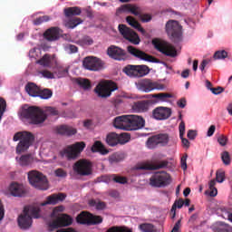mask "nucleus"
<instances>
[{
    "label": "nucleus",
    "mask_w": 232,
    "mask_h": 232,
    "mask_svg": "<svg viewBox=\"0 0 232 232\" xmlns=\"http://www.w3.org/2000/svg\"><path fill=\"white\" fill-rule=\"evenodd\" d=\"M215 186H217V180L211 179L208 183L210 191H206V194H208L209 197H217V195H218V190L215 188Z\"/></svg>",
    "instance_id": "79ce46f5"
},
{
    "label": "nucleus",
    "mask_w": 232,
    "mask_h": 232,
    "mask_svg": "<svg viewBox=\"0 0 232 232\" xmlns=\"http://www.w3.org/2000/svg\"><path fill=\"white\" fill-rule=\"evenodd\" d=\"M179 138L181 139V142L184 146V148H189V140L186 138H184V134L186 133V123L184 121H181L179 126Z\"/></svg>",
    "instance_id": "2f4dec72"
},
{
    "label": "nucleus",
    "mask_w": 232,
    "mask_h": 232,
    "mask_svg": "<svg viewBox=\"0 0 232 232\" xmlns=\"http://www.w3.org/2000/svg\"><path fill=\"white\" fill-rule=\"evenodd\" d=\"M90 215H91V213H88V212H86V211L81 212V213L76 217V222H77L78 224L90 226Z\"/></svg>",
    "instance_id": "c9c22d12"
},
{
    "label": "nucleus",
    "mask_w": 232,
    "mask_h": 232,
    "mask_svg": "<svg viewBox=\"0 0 232 232\" xmlns=\"http://www.w3.org/2000/svg\"><path fill=\"white\" fill-rule=\"evenodd\" d=\"M102 180L106 184H110V182H113V174L102 176Z\"/></svg>",
    "instance_id": "774afa93"
},
{
    "label": "nucleus",
    "mask_w": 232,
    "mask_h": 232,
    "mask_svg": "<svg viewBox=\"0 0 232 232\" xmlns=\"http://www.w3.org/2000/svg\"><path fill=\"white\" fill-rule=\"evenodd\" d=\"M64 211L63 206H58L53 208L51 217L56 218L53 220L49 226L53 229H59V227H66L67 226H72L73 219L67 214H61Z\"/></svg>",
    "instance_id": "f03ea898"
},
{
    "label": "nucleus",
    "mask_w": 232,
    "mask_h": 232,
    "mask_svg": "<svg viewBox=\"0 0 232 232\" xmlns=\"http://www.w3.org/2000/svg\"><path fill=\"white\" fill-rule=\"evenodd\" d=\"M66 50L69 51V53H77V52H79V47L74 44H69L67 45Z\"/></svg>",
    "instance_id": "338daca9"
},
{
    "label": "nucleus",
    "mask_w": 232,
    "mask_h": 232,
    "mask_svg": "<svg viewBox=\"0 0 232 232\" xmlns=\"http://www.w3.org/2000/svg\"><path fill=\"white\" fill-rule=\"evenodd\" d=\"M152 44L158 52H160V53H163V55H166L167 57H177V49L168 42L161 41L160 39H153Z\"/></svg>",
    "instance_id": "9d476101"
},
{
    "label": "nucleus",
    "mask_w": 232,
    "mask_h": 232,
    "mask_svg": "<svg viewBox=\"0 0 232 232\" xmlns=\"http://www.w3.org/2000/svg\"><path fill=\"white\" fill-rule=\"evenodd\" d=\"M82 23V20L81 18H72L70 19L66 24L65 26L66 28H71L73 29L76 26H79Z\"/></svg>",
    "instance_id": "a18cd8bd"
},
{
    "label": "nucleus",
    "mask_w": 232,
    "mask_h": 232,
    "mask_svg": "<svg viewBox=\"0 0 232 232\" xmlns=\"http://www.w3.org/2000/svg\"><path fill=\"white\" fill-rule=\"evenodd\" d=\"M54 175L60 179H66V177H68V172L63 169H57L54 170Z\"/></svg>",
    "instance_id": "052dcab7"
},
{
    "label": "nucleus",
    "mask_w": 232,
    "mask_h": 232,
    "mask_svg": "<svg viewBox=\"0 0 232 232\" xmlns=\"http://www.w3.org/2000/svg\"><path fill=\"white\" fill-rule=\"evenodd\" d=\"M92 43L93 39H92L90 36H83L78 41V44H81V46H90Z\"/></svg>",
    "instance_id": "8fccbe9b"
},
{
    "label": "nucleus",
    "mask_w": 232,
    "mask_h": 232,
    "mask_svg": "<svg viewBox=\"0 0 232 232\" xmlns=\"http://www.w3.org/2000/svg\"><path fill=\"white\" fill-rule=\"evenodd\" d=\"M55 133L58 135H63L65 137H72L77 133V129L68 126V125H60L54 128Z\"/></svg>",
    "instance_id": "b1692460"
},
{
    "label": "nucleus",
    "mask_w": 232,
    "mask_h": 232,
    "mask_svg": "<svg viewBox=\"0 0 232 232\" xmlns=\"http://www.w3.org/2000/svg\"><path fill=\"white\" fill-rule=\"evenodd\" d=\"M113 182L116 184H128V179H126V177L113 174Z\"/></svg>",
    "instance_id": "5fc2aeb1"
},
{
    "label": "nucleus",
    "mask_w": 232,
    "mask_h": 232,
    "mask_svg": "<svg viewBox=\"0 0 232 232\" xmlns=\"http://www.w3.org/2000/svg\"><path fill=\"white\" fill-rule=\"evenodd\" d=\"M65 17H73V15H81L82 10L78 6L67 7L63 10Z\"/></svg>",
    "instance_id": "e433bc0d"
},
{
    "label": "nucleus",
    "mask_w": 232,
    "mask_h": 232,
    "mask_svg": "<svg viewBox=\"0 0 232 232\" xmlns=\"http://www.w3.org/2000/svg\"><path fill=\"white\" fill-rule=\"evenodd\" d=\"M126 22L128 23V24H130V26H132V28H135L141 34H146V30H144V28H142L140 24L135 18H133V16H127Z\"/></svg>",
    "instance_id": "72a5a7b5"
},
{
    "label": "nucleus",
    "mask_w": 232,
    "mask_h": 232,
    "mask_svg": "<svg viewBox=\"0 0 232 232\" xmlns=\"http://www.w3.org/2000/svg\"><path fill=\"white\" fill-rule=\"evenodd\" d=\"M21 117L22 119H26V121H29L30 124H34L36 126L43 124V122L48 119V115L44 113V111L35 106L23 109L21 111Z\"/></svg>",
    "instance_id": "f257e3e1"
},
{
    "label": "nucleus",
    "mask_w": 232,
    "mask_h": 232,
    "mask_svg": "<svg viewBox=\"0 0 232 232\" xmlns=\"http://www.w3.org/2000/svg\"><path fill=\"white\" fill-rule=\"evenodd\" d=\"M40 73L45 79H55V76L53 75V72H52L48 70H43V71L40 72Z\"/></svg>",
    "instance_id": "e2e57ef3"
},
{
    "label": "nucleus",
    "mask_w": 232,
    "mask_h": 232,
    "mask_svg": "<svg viewBox=\"0 0 232 232\" xmlns=\"http://www.w3.org/2000/svg\"><path fill=\"white\" fill-rule=\"evenodd\" d=\"M44 37L46 41H57L59 39V28L51 27L47 29L44 34Z\"/></svg>",
    "instance_id": "cd10ccee"
},
{
    "label": "nucleus",
    "mask_w": 232,
    "mask_h": 232,
    "mask_svg": "<svg viewBox=\"0 0 232 232\" xmlns=\"http://www.w3.org/2000/svg\"><path fill=\"white\" fill-rule=\"evenodd\" d=\"M9 190L13 197H24V194L26 193L23 185H20L19 183H12Z\"/></svg>",
    "instance_id": "bb28decb"
},
{
    "label": "nucleus",
    "mask_w": 232,
    "mask_h": 232,
    "mask_svg": "<svg viewBox=\"0 0 232 232\" xmlns=\"http://www.w3.org/2000/svg\"><path fill=\"white\" fill-rule=\"evenodd\" d=\"M53 95V92L50 89H40L37 97H40V99L48 100L52 99V96Z\"/></svg>",
    "instance_id": "a19ab883"
},
{
    "label": "nucleus",
    "mask_w": 232,
    "mask_h": 232,
    "mask_svg": "<svg viewBox=\"0 0 232 232\" xmlns=\"http://www.w3.org/2000/svg\"><path fill=\"white\" fill-rule=\"evenodd\" d=\"M97 224H102V217L90 214L89 226H97Z\"/></svg>",
    "instance_id": "de8ad7c7"
},
{
    "label": "nucleus",
    "mask_w": 232,
    "mask_h": 232,
    "mask_svg": "<svg viewBox=\"0 0 232 232\" xmlns=\"http://www.w3.org/2000/svg\"><path fill=\"white\" fill-rule=\"evenodd\" d=\"M116 90H119L117 83L111 81H106L99 83L95 87L94 92L98 97H101L102 99H108V97L111 96V92H115Z\"/></svg>",
    "instance_id": "0eeeda50"
},
{
    "label": "nucleus",
    "mask_w": 232,
    "mask_h": 232,
    "mask_svg": "<svg viewBox=\"0 0 232 232\" xmlns=\"http://www.w3.org/2000/svg\"><path fill=\"white\" fill-rule=\"evenodd\" d=\"M215 60L227 59V52L226 50L217 51L213 55Z\"/></svg>",
    "instance_id": "4d7b16f0"
},
{
    "label": "nucleus",
    "mask_w": 232,
    "mask_h": 232,
    "mask_svg": "<svg viewBox=\"0 0 232 232\" xmlns=\"http://www.w3.org/2000/svg\"><path fill=\"white\" fill-rule=\"evenodd\" d=\"M184 206V199L179 198L177 199L174 204L172 205L171 208V213H172V218H175L176 215H177V208L178 209H182V207Z\"/></svg>",
    "instance_id": "ea45409f"
},
{
    "label": "nucleus",
    "mask_w": 232,
    "mask_h": 232,
    "mask_svg": "<svg viewBox=\"0 0 232 232\" xmlns=\"http://www.w3.org/2000/svg\"><path fill=\"white\" fill-rule=\"evenodd\" d=\"M34 139L35 138L34 137V134H32V132H16L13 138V140L14 142L20 140L16 146V153H24V151L28 150L30 145L32 144V142H34Z\"/></svg>",
    "instance_id": "7ed1b4c3"
},
{
    "label": "nucleus",
    "mask_w": 232,
    "mask_h": 232,
    "mask_svg": "<svg viewBox=\"0 0 232 232\" xmlns=\"http://www.w3.org/2000/svg\"><path fill=\"white\" fill-rule=\"evenodd\" d=\"M82 64L85 70H90V72H99L104 68V62L93 56L85 57Z\"/></svg>",
    "instance_id": "dca6fc26"
},
{
    "label": "nucleus",
    "mask_w": 232,
    "mask_h": 232,
    "mask_svg": "<svg viewBox=\"0 0 232 232\" xmlns=\"http://www.w3.org/2000/svg\"><path fill=\"white\" fill-rule=\"evenodd\" d=\"M6 111V101L0 97V121L3 119V115Z\"/></svg>",
    "instance_id": "13d9d810"
},
{
    "label": "nucleus",
    "mask_w": 232,
    "mask_h": 232,
    "mask_svg": "<svg viewBox=\"0 0 232 232\" xmlns=\"http://www.w3.org/2000/svg\"><path fill=\"white\" fill-rule=\"evenodd\" d=\"M130 139H131L130 133L123 132L117 134L115 132H111L106 136V143L108 146H111V148H113L118 144H126V142L130 141Z\"/></svg>",
    "instance_id": "9b49d317"
},
{
    "label": "nucleus",
    "mask_w": 232,
    "mask_h": 232,
    "mask_svg": "<svg viewBox=\"0 0 232 232\" xmlns=\"http://www.w3.org/2000/svg\"><path fill=\"white\" fill-rule=\"evenodd\" d=\"M221 160L223 161V164H225V166H229V164H231V156H229V152L227 151L222 152Z\"/></svg>",
    "instance_id": "864d4df0"
},
{
    "label": "nucleus",
    "mask_w": 232,
    "mask_h": 232,
    "mask_svg": "<svg viewBox=\"0 0 232 232\" xmlns=\"http://www.w3.org/2000/svg\"><path fill=\"white\" fill-rule=\"evenodd\" d=\"M28 215L31 216V218H39L41 217V208L39 207H33L31 208H27Z\"/></svg>",
    "instance_id": "49530a36"
},
{
    "label": "nucleus",
    "mask_w": 232,
    "mask_h": 232,
    "mask_svg": "<svg viewBox=\"0 0 232 232\" xmlns=\"http://www.w3.org/2000/svg\"><path fill=\"white\" fill-rule=\"evenodd\" d=\"M118 12H130V14H132V15H136L137 17H139V15H140V8L137 7V5H131L130 4L121 5L119 9Z\"/></svg>",
    "instance_id": "c85d7f7f"
},
{
    "label": "nucleus",
    "mask_w": 232,
    "mask_h": 232,
    "mask_svg": "<svg viewBox=\"0 0 232 232\" xmlns=\"http://www.w3.org/2000/svg\"><path fill=\"white\" fill-rule=\"evenodd\" d=\"M216 180L219 184H222V182H224V180H226V172L222 169L218 170L216 173Z\"/></svg>",
    "instance_id": "6e6d98bb"
},
{
    "label": "nucleus",
    "mask_w": 232,
    "mask_h": 232,
    "mask_svg": "<svg viewBox=\"0 0 232 232\" xmlns=\"http://www.w3.org/2000/svg\"><path fill=\"white\" fill-rule=\"evenodd\" d=\"M188 154H184L182 157H181V160H180V165H181V169H183V171H186V169H188Z\"/></svg>",
    "instance_id": "680f3d73"
},
{
    "label": "nucleus",
    "mask_w": 232,
    "mask_h": 232,
    "mask_svg": "<svg viewBox=\"0 0 232 232\" xmlns=\"http://www.w3.org/2000/svg\"><path fill=\"white\" fill-rule=\"evenodd\" d=\"M41 89L37 86V84L34 82H28L25 85V92L30 95V97H37L39 95V91Z\"/></svg>",
    "instance_id": "7c9ffc66"
},
{
    "label": "nucleus",
    "mask_w": 232,
    "mask_h": 232,
    "mask_svg": "<svg viewBox=\"0 0 232 232\" xmlns=\"http://www.w3.org/2000/svg\"><path fill=\"white\" fill-rule=\"evenodd\" d=\"M150 184L152 188H166L171 184V176L166 171H158L150 177Z\"/></svg>",
    "instance_id": "6e6552de"
},
{
    "label": "nucleus",
    "mask_w": 232,
    "mask_h": 232,
    "mask_svg": "<svg viewBox=\"0 0 232 232\" xmlns=\"http://www.w3.org/2000/svg\"><path fill=\"white\" fill-rule=\"evenodd\" d=\"M28 180L33 188L46 191L50 188L48 179L43 173L37 170H31L27 173Z\"/></svg>",
    "instance_id": "20e7f679"
},
{
    "label": "nucleus",
    "mask_w": 232,
    "mask_h": 232,
    "mask_svg": "<svg viewBox=\"0 0 232 232\" xmlns=\"http://www.w3.org/2000/svg\"><path fill=\"white\" fill-rule=\"evenodd\" d=\"M138 17H139V19H140V21L142 23H150V21H151V19H153L151 14H142V11H140V13L138 15Z\"/></svg>",
    "instance_id": "bf43d9fd"
},
{
    "label": "nucleus",
    "mask_w": 232,
    "mask_h": 232,
    "mask_svg": "<svg viewBox=\"0 0 232 232\" xmlns=\"http://www.w3.org/2000/svg\"><path fill=\"white\" fill-rule=\"evenodd\" d=\"M214 232H232V227L225 224V225H220L219 227H216L213 228Z\"/></svg>",
    "instance_id": "09e8293b"
},
{
    "label": "nucleus",
    "mask_w": 232,
    "mask_h": 232,
    "mask_svg": "<svg viewBox=\"0 0 232 232\" xmlns=\"http://www.w3.org/2000/svg\"><path fill=\"white\" fill-rule=\"evenodd\" d=\"M138 90L150 93L153 90H164V86L159 82H153L150 79H143L137 83Z\"/></svg>",
    "instance_id": "f3484780"
},
{
    "label": "nucleus",
    "mask_w": 232,
    "mask_h": 232,
    "mask_svg": "<svg viewBox=\"0 0 232 232\" xmlns=\"http://www.w3.org/2000/svg\"><path fill=\"white\" fill-rule=\"evenodd\" d=\"M218 142L220 146H226L227 144V137L221 134L218 137Z\"/></svg>",
    "instance_id": "69168bd1"
},
{
    "label": "nucleus",
    "mask_w": 232,
    "mask_h": 232,
    "mask_svg": "<svg viewBox=\"0 0 232 232\" xmlns=\"http://www.w3.org/2000/svg\"><path fill=\"white\" fill-rule=\"evenodd\" d=\"M150 67L148 65H131L129 64L122 69L123 73L128 77H146L150 73Z\"/></svg>",
    "instance_id": "1a4fd4ad"
},
{
    "label": "nucleus",
    "mask_w": 232,
    "mask_h": 232,
    "mask_svg": "<svg viewBox=\"0 0 232 232\" xmlns=\"http://www.w3.org/2000/svg\"><path fill=\"white\" fill-rule=\"evenodd\" d=\"M84 148H86L84 141H77L61 150L60 155L61 157H66L67 160H75V159H79L81 153L84 151Z\"/></svg>",
    "instance_id": "39448f33"
},
{
    "label": "nucleus",
    "mask_w": 232,
    "mask_h": 232,
    "mask_svg": "<svg viewBox=\"0 0 232 232\" xmlns=\"http://www.w3.org/2000/svg\"><path fill=\"white\" fill-rule=\"evenodd\" d=\"M76 82L83 90H90L92 88V82L88 79L79 78L76 80Z\"/></svg>",
    "instance_id": "37998d69"
},
{
    "label": "nucleus",
    "mask_w": 232,
    "mask_h": 232,
    "mask_svg": "<svg viewBox=\"0 0 232 232\" xmlns=\"http://www.w3.org/2000/svg\"><path fill=\"white\" fill-rule=\"evenodd\" d=\"M129 131H135L137 130H142L146 124L144 118L138 115H129Z\"/></svg>",
    "instance_id": "a211bd4d"
},
{
    "label": "nucleus",
    "mask_w": 232,
    "mask_h": 232,
    "mask_svg": "<svg viewBox=\"0 0 232 232\" xmlns=\"http://www.w3.org/2000/svg\"><path fill=\"white\" fill-rule=\"evenodd\" d=\"M166 32L170 35L173 43H180L182 41V25L176 20H169L166 24Z\"/></svg>",
    "instance_id": "423d86ee"
},
{
    "label": "nucleus",
    "mask_w": 232,
    "mask_h": 232,
    "mask_svg": "<svg viewBox=\"0 0 232 232\" xmlns=\"http://www.w3.org/2000/svg\"><path fill=\"white\" fill-rule=\"evenodd\" d=\"M150 97H152L153 99H158V101H160L161 102H166V101L171 99L173 95L168 92H160L157 94H150Z\"/></svg>",
    "instance_id": "4c0bfd02"
},
{
    "label": "nucleus",
    "mask_w": 232,
    "mask_h": 232,
    "mask_svg": "<svg viewBox=\"0 0 232 232\" xmlns=\"http://www.w3.org/2000/svg\"><path fill=\"white\" fill-rule=\"evenodd\" d=\"M92 165L90 160L84 159L79 160L72 166L73 171L80 175V177H89V175H92Z\"/></svg>",
    "instance_id": "f8f14e48"
},
{
    "label": "nucleus",
    "mask_w": 232,
    "mask_h": 232,
    "mask_svg": "<svg viewBox=\"0 0 232 232\" xmlns=\"http://www.w3.org/2000/svg\"><path fill=\"white\" fill-rule=\"evenodd\" d=\"M126 159V156L122 152H114L109 156L110 164H119V162H122Z\"/></svg>",
    "instance_id": "f704fd0d"
},
{
    "label": "nucleus",
    "mask_w": 232,
    "mask_h": 232,
    "mask_svg": "<svg viewBox=\"0 0 232 232\" xmlns=\"http://www.w3.org/2000/svg\"><path fill=\"white\" fill-rule=\"evenodd\" d=\"M127 51L130 55H132L133 57H136L137 59H140V61H146L147 63H155L157 64L160 63V60L157 59L152 55L146 53L141 50L137 49V47H133V45H129L127 47Z\"/></svg>",
    "instance_id": "4468645a"
},
{
    "label": "nucleus",
    "mask_w": 232,
    "mask_h": 232,
    "mask_svg": "<svg viewBox=\"0 0 232 232\" xmlns=\"http://www.w3.org/2000/svg\"><path fill=\"white\" fill-rule=\"evenodd\" d=\"M129 115L118 116L113 121V126L117 130H124V131H130Z\"/></svg>",
    "instance_id": "4be33fe9"
},
{
    "label": "nucleus",
    "mask_w": 232,
    "mask_h": 232,
    "mask_svg": "<svg viewBox=\"0 0 232 232\" xmlns=\"http://www.w3.org/2000/svg\"><path fill=\"white\" fill-rule=\"evenodd\" d=\"M169 136L166 133H160L150 137L146 141V146L149 150H155L157 146H168Z\"/></svg>",
    "instance_id": "ddd939ff"
},
{
    "label": "nucleus",
    "mask_w": 232,
    "mask_h": 232,
    "mask_svg": "<svg viewBox=\"0 0 232 232\" xmlns=\"http://www.w3.org/2000/svg\"><path fill=\"white\" fill-rule=\"evenodd\" d=\"M46 113L53 115V117L59 115V111L55 107H47L45 110Z\"/></svg>",
    "instance_id": "0e129e2a"
},
{
    "label": "nucleus",
    "mask_w": 232,
    "mask_h": 232,
    "mask_svg": "<svg viewBox=\"0 0 232 232\" xmlns=\"http://www.w3.org/2000/svg\"><path fill=\"white\" fill-rule=\"evenodd\" d=\"M50 19L51 18L49 15L39 16L38 18L34 19L33 23L35 26H39V24H43V23H48Z\"/></svg>",
    "instance_id": "3c124183"
},
{
    "label": "nucleus",
    "mask_w": 232,
    "mask_h": 232,
    "mask_svg": "<svg viewBox=\"0 0 232 232\" xmlns=\"http://www.w3.org/2000/svg\"><path fill=\"white\" fill-rule=\"evenodd\" d=\"M91 150L92 151V153H101L102 155H108V153H110V151L106 149L104 144H102V142L99 140L93 143V145L91 148Z\"/></svg>",
    "instance_id": "c756f323"
},
{
    "label": "nucleus",
    "mask_w": 232,
    "mask_h": 232,
    "mask_svg": "<svg viewBox=\"0 0 232 232\" xmlns=\"http://www.w3.org/2000/svg\"><path fill=\"white\" fill-rule=\"evenodd\" d=\"M150 108L149 101H139L133 103L132 110L136 113H144Z\"/></svg>",
    "instance_id": "a878e982"
},
{
    "label": "nucleus",
    "mask_w": 232,
    "mask_h": 232,
    "mask_svg": "<svg viewBox=\"0 0 232 232\" xmlns=\"http://www.w3.org/2000/svg\"><path fill=\"white\" fill-rule=\"evenodd\" d=\"M118 28L120 34H122V37L131 43V44H140V37H139V34L132 29L126 26V24H119Z\"/></svg>",
    "instance_id": "2eb2a0df"
},
{
    "label": "nucleus",
    "mask_w": 232,
    "mask_h": 232,
    "mask_svg": "<svg viewBox=\"0 0 232 232\" xmlns=\"http://www.w3.org/2000/svg\"><path fill=\"white\" fill-rule=\"evenodd\" d=\"M20 229H30L32 227V216L28 214V207H24V214H21L17 218Z\"/></svg>",
    "instance_id": "6ab92c4d"
},
{
    "label": "nucleus",
    "mask_w": 232,
    "mask_h": 232,
    "mask_svg": "<svg viewBox=\"0 0 232 232\" xmlns=\"http://www.w3.org/2000/svg\"><path fill=\"white\" fill-rule=\"evenodd\" d=\"M53 61V57L50 54H44L40 60L36 63L40 64V66H44V68H52V62Z\"/></svg>",
    "instance_id": "473e14b6"
},
{
    "label": "nucleus",
    "mask_w": 232,
    "mask_h": 232,
    "mask_svg": "<svg viewBox=\"0 0 232 232\" xmlns=\"http://www.w3.org/2000/svg\"><path fill=\"white\" fill-rule=\"evenodd\" d=\"M169 162L168 160H162L158 163H144L139 167V169H163V168H168Z\"/></svg>",
    "instance_id": "393cba45"
},
{
    "label": "nucleus",
    "mask_w": 232,
    "mask_h": 232,
    "mask_svg": "<svg viewBox=\"0 0 232 232\" xmlns=\"http://www.w3.org/2000/svg\"><path fill=\"white\" fill-rule=\"evenodd\" d=\"M89 206H91V208H95V209H98L99 211L106 208V203L104 201L95 199L89 200Z\"/></svg>",
    "instance_id": "58836bf2"
},
{
    "label": "nucleus",
    "mask_w": 232,
    "mask_h": 232,
    "mask_svg": "<svg viewBox=\"0 0 232 232\" xmlns=\"http://www.w3.org/2000/svg\"><path fill=\"white\" fill-rule=\"evenodd\" d=\"M155 228V226L151 223H142L140 225V229L142 232H150Z\"/></svg>",
    "instance_id": "603ef678"
},
{
    "label": "nucleus",
    "mask_w": 232,
    "mask_h": 232,
    "mask_svg": "<svg viewBox=\"0 0 232 232\" xmlns=\"http://www.w3.org/2000/svg\"><path fill=\"white\" fill-rule=\"evenodd\" d=\"M107 53L115 61H122L126 57V51L115 45H111L107 50Z\"/></svg>",
    "instance_id": "aec40b11"
},
{
    "label": "nucleus",
    "mask_w": 232,
    "mask_h": 232,
    "mask_svg": "<svg viewBox=\"0 0 232 232\" xmlns=\"http://www.w3.org/2000/svg\"><path fill=\"white\" fill-rule=\"evenodd\" d=\"M66 198V194L64 193H55L46 198V200L42 203V206H55V204H59V202H63Z\"/></svg>",
    "instance_id": "5701e85b"
},
{
    "label": "nucleus",
    "mask_w": 232,
    "mask_h": 232,
    "mask_svg": "<svg viewBox=\"0 0 232 232\" xmlns=\"http://www.w3.org/2000/svg\"><path fill=\"white\" fill-rule=\"evenodd\" d=\"M152 115L157 121H166L171 117V109L167 107H157L153 110Z\"/></svg>",
    "instance_id": "412c9836"
},
{
    "label": "nucleus",
    "mask_w": 232,
    "mask_h": 232,
    "mask_svg": "<svg viewBox=\"0 0 232 232\" xmlns=\"http://www.w3.org/2000/svg\"><path fill=\"white\" fill-rule=\"evenodd\" d=\"M34 162V159L32 158V155L27 154V155H23L19 159V164L20 166H30Z\"/></svg>",
    "instance_id": "c03bdc74"
}]
</instances>
